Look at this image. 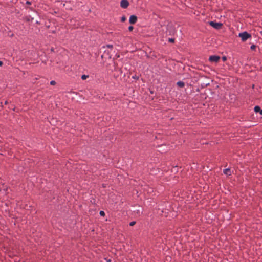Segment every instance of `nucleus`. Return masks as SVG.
<instances>
[{
	"label": "nucleus",
	"instance_id": "8",
	"mask_svg": "<svg viewBox=\"0 0 262 262\" xmlns=\"http://www.w3.org/2000/svg\"><path fill=\"white\" fill-rule=\"evenodd\" d=\"M177 84L178 86L180 87V88H183L184 86H185V83L184 82H182V81H178L177 83Z\"/></svg>",
	"mask_w": 262,
	"mask_h": 262
},
{
	"label": "nucleus",
	"instance_id": "7",
	"mask_svg": "<svg viewBox=\"0 0 262 262\" xmlns=\"http://www.w3.org/2000/svg\"><path fill=\"white\" fill-rule=\"evenodd\" d=\"M254 110L256 113L259 112L260 113V114L262 115V109H261L259 106H255Z\"/></svg>",
	"mask_w": 262,
	"mask_h": 262
},
{
	"label": "nucleus",
	"instance_id": "5",
	"mask_svg": "<svg viewBox=\"0 0 262 262\" xmlns=\"http://www.w3.org/2000/svg\"><path fill=\"white\" fill-rule=\"evenodd\" d=\"M137 20V17L135 15H131L129 17V23L131 24H134L136 23Z\"/></svg>",
	"mask_w": 262,
	"mask_h": 262
},
{
	"label": "nucleus",
	"instance_id": "13",
	"mask_svg": "<svg viewBox=\"0 0 262 262\" xmlns=\"http://www.w3.org/2000/svg\"><path fill=\"white\" fill-rule=\"evenodd\" d=\"M135 224H136V222H135V221H133V222H131L129 223V225H130V226H133L135 225Z\"/></svg>",
	"mask_w": 262,
	"mask_h": 262
},
{
	"label": "nucleus",
	"instance_id": "4",
	"mask_svg": "<svg viewBox=\"0 0 262 262\" xmlns=\"http://www.w3.org/2000/svg\"><path fill=\"white\" fill-rule=\"evenodd\" d=\"M129 5V3L127 0H121L120 6L122 8H126Z\"/></svg>",
	"mask_w": 262,
	"mask_h": 262
},
{
	"label": "nucleus",
	"instance_id": "1",
	"mask_svg": "<svg viewBox=\"0 0 262 262\" xmlns=\"http://www.w3.org/2000/svg\"><path fill=\"white\" fill-rule=\"evenodd\" d=\"M238 36L241 38L243 41H245L251 37V35L247 32L239 33Z\"/></svg>",
	"mask_w": 262,
	"mask_h": 262
},
{
	"label": "nucleus",
	"instance_id": "12",
	"mask_svg": "<svg viewBox=\"0 0 262 262\" xmlns=\"http://www.w3.org/2000/svg\"><path fill=\"white\" fill-rule=\"evenodd\" d=\"M56 82L54 80H52L50 82V84L52 85H54L56 84Z\"/></svg>",
	"mask_w": 262,
	"mask_h": 262
},
{
	"label": "nucleus",
	"instance_id": "20",
	"mask_svg": "<svg viewBox=\"0 0 262 262\" xmlns=\"http://www.w3.org/2000/svg\"><path fill=\"white\" fill-rule=\"evenodd\" d=\"M3 63L2 61H0V66H2L3 65Z\"/></svg>",
	"mask_w": 262,
	"mask_h": 262
},
{
	"label": "nucleus",
	"instance_id": "11",
	"mask_svg": "<svg viewBox=\"0 0 262 262\" xmlns=\"http://www.w3.org/2000/svg\"><path fill=\"white\" fill-rule=\"evenodd\" d=\"M255 48H256V46H255V45H252V46H251V47H250V49H251L252 50H255Z\"/></svg>",
	"mask_w": 262,
	"mask_h": 262
},
{
	"label": "nucleus",
	"instance_id": "17",
	"mask_svg": "<svg viewBox=\"0 0 262 262\" xmlns=\"http://www.w3.org/2000/svg\"><path fill=\"white\" fill-rule=\"evenodd\" d=\"M125 19H126V18H125V17H122L121 18V21H124L125 20Z\"/></svg>",
	"mask_w": 262,
	"mask_h": 262
},
{
	"label": "nucleus",
	"instance_id": "2",
	"mask_svg": "<svg viewBox=\"0 0 262 262\" xmlns=\"http://www.w3.org/2000/svg\"><path fill=\"white\" fill-rule=\"evenodd\" d=\"M209 24L213 28L216 29H220L223 25L221 23H216V22H214V21H210Z\"/></svg>",
	"mask_w": 262,
	"mask_h": 262
},
{
	"label": "nucleus",
	"instance_id": "14",
	"mask_svg": "<svg viewBox=\"0 0 262 262\" xmlns=\"http://www.w3.org/2000/svg\"><path fill=\"white\" fill-rule=\"evenodd\" d=\"M168 41H169L170 42L173 43V42H174V39H173V38H169V39H168Z\"/></svg>",
	"mask_w": 262,
	"mask_h": 262
},
{
	"label": "nucleus",
	"instance_id": "6",
	"mask_svg": "<svg viewBox=\"0 0 262 262\" xmlns=\"http://www.w3.org/2000/svg\"><path fill=\"white\" fill-rule=\"evenodd\" d=\"M223 173L227 176H230L231 174V172L230 168L224 169L223 170Z\"/></svg>",
	"mask_w": 262,
	"mask_h": 262
},
{
	"label": "nucleus",
	"instance_id": "15",
	"mask_svg": "<svg viewBox=\"0 0 262 262\" xmlns=\"http://www.w3.org/2000/svg\"><path fill=\"white\" fill-rule=\"evenodd\" d=\"M134 29V27L132 26H130L128 27V30L129 31H132Z\"/></svg>",
	"mask_w": 262,
	"mask_h": 262
},
{
	"label": "nucleus",
	"instance_id": "3",
	"mask_svg": "<svg viewBox=\"0 0 262 262\" xmlns=\"http://www.w3.org/2000/svg\"><path fill=\"white\" fill-rule=\"evenodd\" d=\"M220 59V56L216 55L210 56L209 58V60L212 62H217Z\"/></svg>",
	"mask_w": 262,
	"mask_h": 262
},
{
	"label": "nucleus",
	"instance_id": "19",
	"mask_svg": "<svg viewBox=\"0 0 262 262\" xmlns=\"http://www.w3.org/2000/svg\"><path fill=\"white\" fill-rule=\"evenodd\" d=\"M26 4H28V5H30L31 4V2H29V1H27L26 2Z\"/></svg>",
	"mask_w": 262,
	"mask_h": 262
},
{
	"label": "nucleus",
	"instance_id": "10",
	"mask_svg": "<svg viewBox=\"0 0 262 262\" xmlns=\"http://www.w3.org/2000/svg\"><path fill=\"white\" fill-rule=\"evenodd\" d=\"M99 214L101 216H104L105 215V213L103 211H100V212H99Z\"/></svg>",
	"mask_w": 262,
	"mask_h": 262
},
{
	"label": "nucleus",
	"instance_id": "16",
	"mask_svg": "<svg viewBox=\"0 0 262 262\" xmlns=\"http://www.w3.org/2000/svg\"><path fill=\"white\" fill-rule=\"evenodd\" d=\"M222 60H223V61H226V60H227V58H226V57H225V56H223V57H222Z\"/></svg>",
	"mask_w": 262,
	"mask_h": 262
},
{
	"label": "nucleus",
	"instance_id": "18",
	"mask_svg": "<svg viewBox=\"0 0 262 262\" xmlns=\"http://www.w3.org/2000/svg\"><path fill=\"white\" fill-rule=\"evenodd\" d=\"M107 47L108 48H113V45H107Z\"/></svg>",
	"mask_w": 262,
	"mask_h": 262
},
{
	"label": "nucleus",
	"instance_id": "9",
	"mask_svg": "<svg viewBox=\"0 0 262 262\" xmlns=\"http://www.w3.org/2000/svg\"><path fill=\"white\" fill-rule=\"evenodd\" d=\"M88 77H89L88 75H83L81 76V79L84 80L86 79V78H88Z\"/></svg>",
	"mask_w": 262,
	"mask_h": 262
}]
</instances>
